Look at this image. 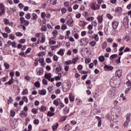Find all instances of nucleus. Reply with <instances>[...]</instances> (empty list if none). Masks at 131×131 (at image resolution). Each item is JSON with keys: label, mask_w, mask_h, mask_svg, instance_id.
I'll return each mask as SVG.
<instances>
[{"label": "nucleus", "mask_w": 131, "mask_h": 131, "mask_svg": "<svg viewBox=\"0 0 131 131\" xmlns=\"http://www.w3.org/2000/svg\"><path fill=\"white\" fill-rule=\"evenodd\" d=\"M116 93V91L113 88H111L108 91L107 94L111 97L112 98H114L115 97V94Z\"/></svg>", "instance_id": "nucleus-1"}, {"label": "nucleus", "mask_w": 131, "mask_h": 131, "mask_svg": "<svg viewBox=\"0 0 131 131\" xmlns=\"http://www.w3.org/2000/svg\"><path fill=\"white\" fill-rule=\"evenodd\" d=\"M6 13V8L3 3H0V16H2Z\"/></svg>", "instance_id": "nucleus-2"}, {"label": "nucleus", "mask_w": 131, "mask_h": 131, "mask_svg": "<svg viewBox=\"0 0 131 131\" xmlns=\"http://www.w3.org/2000/svg\"><path fill=\"white\" fill-rule=\"evenodd\" d=\"M101 4H97L96 5V4L93 3L91 5V9L93 11H96V10H100V7Z\"/></svg>", "instance_id": "nucleus-3"}, {"label": "nucleus", "mask_w": 131, "mask_h": 131, "mask_svg": "<svg viewBox=\"0 0 131 131\" xmlns=\"http://www.w3.org/2000/svg\"><path fill=\"white\" fill-rule=\"evenodd\" d=\"M104 69L105 71H111L114 69V68L112 66H108L107 64H105L104 66Z\"/></svg>", "instance_id": "nucleus-4"}, {"label": "nucleus", "mask_w": 131, "mask_h": 131, "mask_svg": "<svg viewBox=\"0 0 131 131\" xmlns=\"http://www.w3.org/2000/svg\"><path fill=\"white\" fill-rule=\"evenodd\" d=\"M71 88V86H70V84H67V88L63 86V85H62V89L63 92L64 93H67L70 90V88Z\"/></svg>", "instance_id": "nucleus-5"}, {"label": "nucleus", "mask_w": 131, "mask_h": 131, "mask_svg": "<svg viewBox=\"0 0 131 131\" xmlns=\"http://www.w3.org/2000/svg\"><path fill=\"white\" fill-rule=\"evenodd\" d=\"M112 25L113 29H117V28L118 27V25H119V23H118L116 20H114L112 22Z\"/></svg>", "instance_id": "nucleus-6"}, {"label": "nucleus", "mask_w": 131, "mask_h": 131, "mask_svg": "<svg viewBox=\"0 0 131 131\" xmlns=\"http://www.w3.org/2000/svg\"><path fill=\"white\" fill-rule=\"evenodd\" d=\"M122 71L121 70H118L115 72V76L119 78L120 77H121L122 75Z\"/></svg>", "instance_id": "nucleus-7"}, {"label": "nucleus", "mask_w": 131, "mask_h": 131, "mask_svg": "<svg viewBox=\"0 0 131 131\" xmlns=\"http://www.w3.org/2000/svg\"><path fill=\"white\" fill-rule=\"evenodd\" d=\"M95 117L98 121V127H100V126L102 125V118L98 116H95Z\"/></svg>", "instance_id": "nucleus-8"}, {"label": "nucleus", "mask_w": 131, "mask_h": 131, "mask_svg": "<svg viewBox=\"0 0 131 131\" xmlns=\"http://www.w3.org/2000/svg\"><path fill=\"white\" fill-rule=\"evenodd\" d=\"M82 40H83L82 46H85L89 45V39H88L87 38H83Z\"/></svg>", "instance_id": "nucleus-9"}, {"label": "nucleus", "mask_w": 131, "mask_h": 131, "mask_svg": "<svg viewBox=\"0 0 131 131\" xmlns=\"http://www.w3.org/2000/svg\"><path fill=\"white\" fill-rule=\"evenodd\" d=\"M128 21H129V19H128V17H126L124 19V21H123L124 25H125V24H127V27L125 26V28H128V26H129Z\"/></svg>", "instance_id": "nucleus-10"}, {"label": "nucleus", "mask_w": 131, "mask_h": 131, "mask_svg": "<svg viewBox=\"0 0 131 131\" xmlns=\"http://www.w3.org/2000/svg\"><path fill=\"white\" fill-rule=\"evenodd\" d=\"M63 114L66 115L69 113V107L66 106L62 111Z\"/></svg>", "instance_id": "nucleus-11"}, {"label": "nucleus", "mask_w": 131, "mask_h": 131, "mask_svg": "<svg viewBox=\"0 0 131 131\" xmlns=\"http://www.w3.org/2000/svg\"><path fill=\"white\" fill-rule=\"evenodd\" d=\"M38 94H39L40 96H45V95L47 94V91L45 89H42V90H39Z\"/></svg>", "instance_id": "nucleus-12"}, {"label": "nucleus", "mask_w": 131, "mask_h": 131, "mask_svg": "<svg viewBox=\"0 0 131 131\" xmlns=\"http://www.w3.org/2000/svg\"><path fill=\"white\" fill-rule=\"evenodd\" d=\"M65 52L64 49H60L57 52L58 55H60V56H64V52Z\"/></svg>", "instance_id": "nucleus-13"}, {"label": "nucleus", "mask_w": 131, "mask_h": 131, "mask_svg": "<svg viewBox=\"0 0 131 131\" xmlns=\"http://www.w3.org/2000/svg\"><path fill=\"white\" fill-rule=\"evenodd\" d=\"M37 18H38V16H37V14L34 13L32 14V17H31L32 20H34L35 21H36V20H37Z\"/></svg>", "instance_id": "nucleus-14"}, {"label": "nucleus", "mask_w": 131, "mask_h": 131, "mask_svg": "<svg viewBox=\"0 0 131 131\" xmlns=\"http://www.w3.org/2000/svg\"><path fill=\"white\" fill-rule=\"evenodd\" d=\"M98 60L99 62H101V63L104 62V61H105V56H104V55H100L98 57Z\"/></svg>", "instance_id": "nucleus-15"}, {"label": "nucleus", "mask_w": 131, "mask_h": 131, "mask_svg": "<svg viewBox=\"0 0 131 131\" xmlns=\"http://www.w3.org/2000/svg\"><path fill=\"white\" fill-rule=\"evenodd\" d=\"M97 19L98 20L99 23H103V15H99L97 17Z\"/></svg>", "instance_id": "nucleus-16"}, {"label": "nucleus", "mask_w": 131, "mask_h": 131, "mask_svg": "<svg viewBox=\"0 0 131 131\" xmlns=\"http://www.w3.org/2000/svg\"><path fill=\"white\" fill-rule=\"evenodd\" d=\"M45 77L46 79H48L49 81H51V73L45 74Z\"/></svg>", "instance_id": "nucleus-17"}, {"label": "nucleus", "mask_w": 131, "mask_h": 131, "mask_svg": "<svg viewBox=\"0 0 131 131\" xmlns=\"http://www.w3.org/2000/svg\"><path fill=\"white\" fill-rule=\"evenodd\" d=\"M58 126H59V123H56L54 125H53L52 127L53 130L55 131L58 128Z\"/></svg>", "instance_id": "nucleus-18"}, {"label": "nucleus", "mask_w": 131, "mask_h": 131, "mask_svg": "<svg viewBox=\"0 0 131 131\" xmlns=\"http://www.w3.org/2000/svg\"><path fill=\"white\" fill-rule=\"evenodd\" d=\"M19 116H20V117H26V116H27V115H26V112H25L24 111H21L20 112V114H19Z\"/></svg>", "instance_id": "nucleus-19"}, {"label": "nucleus", "mask_w": 131, "mask_h": 131, "mask_svg": "<svg viewBox=\"0 0 131 131\" xmlns=\"http://www.w3.org/2000/svg\"><path fill=\"white\" fill-rule=\"evenodd\" d=\"M69 98L71 102H74V100H75L74 96L72 95V93H70L69 94Z\"/></svg>", "instance_id": "nucleus-20"}, {"label": "nucleus", "mask_w": 131, "mask_h": 131, "mask_svg": "<svg viewBox=\"0 0 131 131\" xmlns=\"http://www.w3.org/2000/svg\"><path fill=\"white\" fill-rule=\"evenodd\" d=\"M118 56L117 54H114L113 55H111L110 57V59L111 60V61H113V59H115Z\"/></svg>", "instance_id": "nucleus-21"}, {"label": "nucleus", "mask_w": 131, "mask_h": 131, "mask_svg": "<svg viewBox=\"0 0 131 131\" xmlns=\"http://www.w3.org/2000/svg\"><path fill=\"white\" fill-rule=\"evenodd\" d=\"M37 75H42L43 74V70L40 69L39 71H37Z\"/></svg>", "instance_id": "nucleus-22"}, {"label": "nucleus", "mask_w": 131, "mask_h": 131, "mask_svg": "<svg viewBox=\"0 0 131 131\" xmlns=\"http://www.w3.org/2000/svg\"><path fill=\"white\" fill-rule=\"evenodd\" d=\"M46 55V52L41 51L40 53L38 54V57H43Z\"/></svg>", "instance_id": "nucleus-23"}, {"label": "nucleus", "mask_w": 131, "mask_h": 131, "mask_svg": "<svg viewBox=\"0 0 131 131\" xmlns=\"http://www.w3.org/2000/svg\"><path fill=\"white\" fill-rule=\"evenodd\" d=\"M32 112L33 114H37L38 113V109L35 108H33L32 110Z\"/></svg>", "instance_id": "nucleus-24"}, {"label": "nucleus", "mask_w": 131, "mask_h": 131, "mask_svg": "<svg viewBox=\"0 0 131 131\" xmlns=\"http://www.w3.org/2000/svg\"><path fill=\"white\" fill-rule=\"evenodd\" d=\"M77 70L80 73L82 74V71H81L82 70V66L81 64L78 66Z\"/></svg>", "instance_id": "nucleus-25"}, {"label": "nucleus", "mask_w": 131, "mask_h": 131, "mask_svg": "<svg viewBox=\"0 0 131 131\" xmlns=\"http://www.w3.org/2000/svg\"><path fill=\"white\" fill-rule=\"evenodd\" d=\"M39 110L40 112H45L46 110H47V107L44 106H41V107L39 108Z\"/></svg>", "instance_id": "nucleus-26"}, {"label": "nucleus", "mask_w": 131, "mask_h": 131, "mask_svg": "<svg viewBox=\"0 0 131 131\" xmlns=\"http://www.w3.org/2000/svg\"><path fill=\"white\" fill-rule=\"evenodd\" d=\"M95 36H92V38H94L95 40L96 41H99V36H98V34H94Z\"/></svg>", "instance_id": "nucleus-27"}, {"label": "nucleus", "mask_w": 131, "mask_h": 131, "mask_svg": "<svg viewBox=\"0 0 131 131\" xmlns=\"http://www.w3.org/2000/svg\"><path fill=\"white\" fill-rule=\"evenodd\" d=\"M39 63H40L41 64H42V67H44V66L46 65V64H43V62H45V59H43V58H40V59H39Z\"/></svg>", "instance_id": "nucleus-28"}, {"label": "nucleus", "mask_w": 131, "mask_h": 131, "mask_svg": "<svg viewBox=\"0 0 131 131\" xmlns=\"http://www.w3.org/2000/svg\"><path fill=\"white\" fill-rule=\"evenodd\" d=\"M89 45L91 47H95V46H96V45H97V42H96V41L93 40L90 42Z\"/></svg>", "instance_id": "nucleus-29"}, {"label": "nucleus", "mask_w": 131, "mask_h": 131, "mask_svg": "<svg viewBox=\"0 0 131 131\" xmlns=\"http://www.w3.org/2000/svg\"><path fill=\"white\" fill-rule=\"evenodd\" d=\"M1 34H2L4 38H8V37H9V35H8L7 33H3V32H2Z\"/></svg>", "instance_id": "nucleus-30"}, {"label": "nucleus", "mask_w": 131, "mask_h": 131, "mask_svg": "<svg viewBox=\"0 0 131 131\" xmlns=\"http://www.w3.org/2000/svg\"><path fill=\"white\" fill-rule=\"evenodd\" d=\"M28 94V90L27 89H24L21 93V95H27Z\"/></svg>", "instance_id": "nucleus-31"}, {"label": "nucleus", "mask_w": 131, "mask_h": 131, "mask_svg": "<svg viewBox=\"0 0 131 131\" xmlns=\"http://www.w3.org/2000/svg\"><path fill=\"white\" fill-rule=\"evenodd\" d=\"M4 22L5 25H9V24H10V21L8 19V18H4Z\"/></svg>", "instance_id": "nucleus-32"}, {"label": "nucleus", "mask_w": 131, "mask_h": 131, "mask_svg": "<svg viewBox=\"0 0 131 131\" xmlns=\"http://www.w3.org/2000/svg\"><path fill=\"white\" fill-rule=\"evenodd\" d=\"M95 17L94 16H89L86 18L88 21H94Z\"/></svg>", "instance_id": "nucleus-33"}, {"label": "nucleus", "mask_w": 131, "mask_h": 131, "mask_svg": "<svg viewBox=\"0 0 131 131\" xmlns=\"http://www.w3.org/2000/svg\"><path fill=\"white\" fill-rule=\"evenodd\" d=\"M19 20L20 21V23L21 24H24L25 21L26 20H25V18H24V17H21L19 18Z\"/></svg>", "instance_id": "nucleus-34"}, {"label": "nucleus", "mask_w": 131, "mask_h": 131, "mask_svg": "<svg viewBox=\"0 0 131 131\" xmlns=\"http://www.w3.org/2000/svg\"><path fill=\"white\" fill-rule=\"evenodd\" d=\"M34 85L36 88H40V83H39V81H36L34 83Z\"/></svg>", "instance_id": "nucleus-35"}, {"label": "nucleus", "mask_w": 131, "mask_h": 131, "mask_svg": "<svg viewBox=\"0 0 131 131\" xmlns=\"http://www.w3.org/2000/svg\"><path fill=\"white\" fill-rule=\"evenodd\" d=\"M130 116L131 114H127L126 121H127L128 122H129V121H130Z\"/></svg>", "instance_id": "nucleus-36"}, {"label": "nucleus", "mask_w": 131, "mask_h": 131, "mask_svg": "<svg viewBox=\"0 0 131 131\" xmlns=\"http://www.w3.org/2000/svg\"><path fill=\"white\" fill-rule=\"evenodd\" d=\"M52 34L53 35V36H54L55 37H56V36H57L58 35V31L54 30L53 32H52Z\"/></svg>", "instance_id": "nucleus-37"}, {"label": "nucleus", "mask_w": 131, "mask_h": 131, "mask_svg": "<svg viewBox=\"0 0 131 131\" xmlns=\"http://www.w3.org/2000/svg\"><path fill=\"white\" fill-rule=\"evenodd\" d=\"M57 0H51L50 4L51 5H53V6H55L57 4Z\"/></svg>", "instance_id": "nucleus-38"}, {"label": "nucleus", "mask_w": 131, "mask_h": 131, "mask_svg": "<svg viewBox=\"0 0 131 131\" xmlns=\"http://www.w3.org/2000/svg\"><path fill=\"white\" fill-rule=\"evenodd\" d=\"M115 11L117 13H118V12H122V8L121 7H117L115 8Z\"/></svg>", "instance_id": "nucleus-39"}, {"label": "nucleus", "mask_w": 131, "mask_h": 131, "mask_svg": "<svg viewBox=\"0 0 131 131\" xmlns=\"http://www.w3.org/2000/svg\"><path fill=\"white\" fill-rule=\"evenodd\" d=\"M13 101L14 100L13 99V98L11 97H9V99H8V104H12Z\"/></svg>", "instance_id": "nucleus-40"}, {"label": "nucleus", "mask_w": 131, "mask_h": 131, "mask_svg": "<svg viewBox=\"0 0 131 131\" xmlns=\"http://www.w3.org/2000/svg\"><path fill=\"white\" fill-rule=\"evenodd\" d=\"M106 17L110 20H112V19H113V16L112 15H111V14H110V13H107Z\"/></svg>", "instance_id": "nucleus-41"}, {"label": "nucleus", "mask_w": 131, "mask_h": 131, "mask_svg": "<svg viewBox=\"0 0 131 131\" xmlns=\"http://www.w3.org/2000/svg\"><path fill=\"white\" fill-rule=\"evenodd\" d=\"M18 42H19V43H25V42H26V39L21 38L18 40Z\"/></svg>", "instance_id": "nucleus-42"}, {"label": "nucleus", "mask_w": 131, "mask_h": 131, "mask_svg": "<svg viewBox=\"0 0 131 131\" xmlns=\"http://www.w3.org/2000/svg\"><path fill=\"white\" fill-rule=\"evenodd\" d=\"M61 70H62V67H57L55 70V72L56 73H57V72H60Z\"/></svg>", "instance_id": "nucleus-43"}, {"label": "nucleus", "mask_w": 131, "mask_h": 131, "mask_svg": "<svg viewBox=\"0 0 131 131\" xmlns=\"http://www.w3.org/2000/svg\"><path fill=\"white\" fill-rule=\"evenodd\" d=\"M5 30L7 33H10L11 32V29L8 27L5 28Z\"/></svg>", "instance_id": "nucleus-44"}, {"label": "nucleus", "mask_w": 131, "mask_h": 131, "mask_svg": "<svg viewBox=\"0 0 131 131\" xmlns=\"http://www.w3.org/2000/svg\"><path fill=\"white\" fill-rule=\"evenodd\" d=\"M54 115H55V113H52L51 112H48V113H47V116H50L51 117L52 116H54Z\"/></svg>", "instance_id": "nucleus-45"}, {"label": "nucleus", "mask_w": 131, "mask_h": 131, "mask_svg": "<svg viewBox=\"0 0 131 131\" xmlns=\"http://www.w3.org/2000/svg\"><path fill=\"white\" fill-rule=\"evenodd\" d=\"M102 49L103 50H105V48H107V41H104L102 44Z\"/></svg>", "instance_id": "nucleus-46"}, {"label": "nucleus", "mask_w": 131, "mask_h": 131, "mask_svg": "<svg viewBox=\"0 0 131 131\" xmlns=\"http://www.w3.org/2000/svg\"><path fill=\"white\" fill-rule=\"evenodd\" d=\"M46 41V36L43 35L42 38H41V43H44Z\"/></svg>", "instance_id": "nucleus-47"}, {"label": "nucleus", "mask_w": 131, "mask_h": 131, "mask_svg": "<svg viewBox=\"0 0 131 131\" xmlns=\"http://www.w3.org/2000/svg\"><path fill=\"white\" fill-rule=\"evenodd\" d=\"M31 15H30V13H27V14L25 15V18L26 19H27V20H29V19H30L31 18Z\"/></svg>", "instance_id": "nucleus-48"}, {"label": "nucleus", "mask_w": 131, "mask_h": 131, "mask_svg": "<svg viewBox=\"0 0 131 131\" xmlns=\"http://www.w3.org/2000/svg\"><path fill=\"white\" fill-rule=\"evenodd\" d=\"M22 99L24 100V101L26 102V103H28V98H27V97L26 96H23L22 97Z\"/></svg>", "instance_id": "nucleus-49"}, {"label": "nucleus", "mask_w": 131, "mask_h": 131, "mask_svg": "<svg viewBox=\"0 0 131 131\" xmlns=\"http://www.w3.org/2000/svg\"><path fill=\"white\" fill-rule=\"evenodd\" d=\"M10 115H11V116H12V117H14V116L16 115V113L15 112V111L11 110L10 111Z\"/></svg>", "instance_id": "nucleus-50"}, {"label": "nucleus", "mask_w": 131, "mask_h": 131, "mask_svg": "<svg viewBox=\"0 0 131 131\" xmlns=\"http://www.w3.org/2000/svg\"><path fill=\"white\" fill-rule=\"evenodd\" d=\"M91 58H85V64H89L90 63H91Z\"/></svg>", "instance_id": "nucleus-51"}, {"label": "nucleus", "mask_w": 131, "mask_h": 131, "mask_svg": "<svg viewBox=\"0 0 131 131\" xmlns=\"http://www.w3.org/2000/svg\"><path fill=\"white\" fill-rule=\"evenodd\" d=\"M120 59H121V56H119L118 59L116 60L117 64H120V63H121V61H120Z\"/></svg>", "instance_id": "nucleus-52"}, {"label": "nucleus", "mask_w": 131, "mask_h": 131, "mask_svg": "<svg viewBox=\"0 0 131 131\" xmlns=\"http://www.w3.org/2000/svg\"><path fill=\"white\" fill-rule=\"evenodd\" d=\"M9 38H10L11 40H14L15 39V35L14 34H10Z\"/></svg>", "instance_id": "nucleus-53"}, {"label": "nucleus", "mask_w": 131, "mask_h": 131, "mask_svg": "<svg viewBox=\"0 0 131 131\" xmlns=\"http://www.w3.org/2000/svg\"><path fill=\"white\" fill-rule=\"evenodd\" d=\"M61 14H65V13L67 12V9L63 8L61 9Z\"/></svg>", "instance_id": "nucleus-54"}, {"label": "nucleus", "mask_w": 131, "mask_h": 131, "mask_svg": "<svg viewBox=\"0 0 131 131\" xmlns=\"http://www.w3.org/2000/svg\"><path fill=\"white\" fill-rule=\"evenodd\" d=\"M4 67H5V69H9V68H10V64L7 63H5Z\"/></svg>", "instance_id": "nucleus-55"}, {"label": "nucleus", "mask_w": 131, "mask_h": 131, "mask_svg": "<svg viewBox=\"0 0 131 131\" xmlns=\"http://www.w3.org/2000/svg\"><path fill=\"white\" fill-rule=\"evenodd\" d=\"M65 130L66 131H69L70 130V127L69 126V125H67L65 126Z\"/></svg>", "instance_id": "nucleus-56"}, {"label": "nucleus", "mask_w": 131, "mask_h": 131, "mask_svg": "<svg viewBox=\"0 0 131 131\" xmlns=\"http://www.w3.org/2000/svg\"><path fill=\"white\" fill-rule=\"evenodd\" d=\"M47 30H48V29H47L46 26L41 28V31H47Z\"/></svg>", "instance_id": "nucleus-57"}, {"label": "nucleus", "mask_w": 131, "mask_h": 131, "mask_svg": "<svg viewBox=\"0 0 131 131\" xmlns=\"http://www.w3.org/2000/svg\"><path fill=\"white\" fill-rule=\"evenodd\" d=\"M42 83H43V84H44V85H48V81L45 79H43L42 80Z\"/></svg>", "instance_id": "nucleus-58"}, {"label": "nucleus", "mask_w": 131, "mask_h": 131, "mask_svg": "<svg viewBox=\"0 0 131 131\" xmlns=\"http://www.w3.org/2000/svg\"><path fill=\"white\" fill-rule=\"evenodd\" d=\"M46 62L48 63H52V59H51L50 58H47L46 59Z\"/></svg>", "instance_id": "nucleus-59"}, {"label": "nucleus", "mask_w": 131, "mask_h": 131, "mask_svg": "<svg viewBox=\"0 0 131 131\" xmlns=\"http://www.w3.org/2000/svg\"><path fill=\"white\" fill-rule=\"evenodd\" d=\"M54 105H55V106H58L59 105V101L58 100H55L53 102Z\"/></svg>", "instance_id": "nucleus-60"}, {"label": "nucleus", "mask_w": 131, "mask_h": 131, "mask_svg": "<svg viewBox=\"0 0 131 131\" xmlns=\"http://www.w3.org/2000/svg\"><path fill=\"white\" fill-rule=\"evenodd\" d=\"M18 7H19V9L22 10V9H23V8H24V5H23V4H22V3H19L18 4Z\"/></svg>", "instance_id": "nucleus-61"}, {"label": "nucleus", "mask_w": 131, "mask_h": 131, "mask_svg": "<svg viewBox=\"0 0 131 131\" xmlns=\"http://www.w3.org/2000/svg\"><path fill=\"white\" fill-rule=\"evenodd\" d=\"M66 65H70V64H72V61L69 60H67L66 62Z\"/></svg>", "instance_id": "nucleus-62"}, {"label": "nucleus", "mask_w": 131, "mask_h": 131, "mask_svg": "<svg viewBox=\"0 0 131 131\" xmlns=\"http://www.w3.org/2000/svg\"><path fill=\"white\" fill-rule=\"evenodd\" d=\"M29 21L28 20H25V23H24V25L25 26H28V25H29Z\"/></svg>", "instance_id": "nucleus-63"}, {"label": "nucleus", "mask_w": 131, "mask_h": 131, "mask_svg": "<svg viewBox=\"0 0 131 131\" xmlns=\"http://www.w3.org/2000/svg\"><path fill=\"white\" fill-rule=\"evenodd\" d=\"M126 8L128 10H130L131 9V2L130 3L126 6Z\"/></svg>", "instance_id": "nucleus-64"}]
</instances>
